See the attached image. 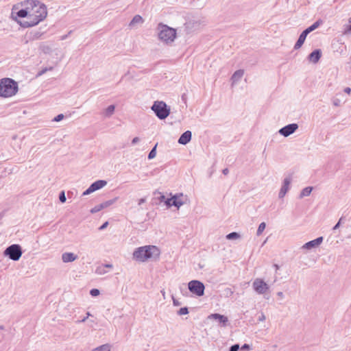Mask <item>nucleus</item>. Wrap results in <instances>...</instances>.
<instances>
[{
    "label": "nucleus",
    "instance_id": "49",
    "mask_svg": "<svg viewBox=\"0 0 351 351\" xmlns=\"http://www.w3.org/2000/svg\"><path fill=\"white\" fill-rule=\"evenodd\" d=\"M277 295L280 298H284V294L282 291H279L277 293Z\"/></svg>",
    "mask_w": 351,
    "mask_h": 351
},
{
    "label": "nucleus",
    "instance_id": "53",
    "mask_svg": "<svg viewBox=\"0 0 351 351\" xmlns=\"http://www.w3.org/2000/svg\"><path fill=\"white\" fill-rule=\"evenodd\" d=\"M67 36H68L67 35H64V36H61L60 40H64L67 38Z\"/></svg>",
    "mask_w": 351,
    "mask_h": 351
},
{
    "label": "nucleus",
    "instance_id": "42",
    "mask_svg": "<svg viewBox=\"0 0 351 351\" xmlns=\"http://www.w3.org/2000/svg\"><path fill=\"white\" fill-rule=\"evenodd\" d=\"M140 141L139 138L138 137H134L132 141V145H135L137 143H138Z\"/></svg>",
    "mask_w": 351,
    "mask_h": 351
},
{
    "label": "nucleus",
    "instance_id": "13",
    "mask_svg": "<svg viewBox=\"0 0 351 351\" xmlns=\"http://www.w3.org/2000/svg\"><path fill=\"white\" fill-rule=\"evenodd\" d=\"M298 128V125L297 123H291L280 129L279 133L280 135L287 137L293 134Z\"/></svg>",
    "mask_w": 351,
    "mask_h": 351
},
{
    "label": "nucleus",
    "instance_id": "35",
    "mask_svg": "<svg viewBox=\"0 0 351 351\" xmlns=\"http://www.w3.org/2000/svg\"><path fill=\"white\" fill-rule=\"evenodd\" d=\"M53 68L52 67H49V68H45L43 69H42L40 71H39L37 74V77H39V76H41L42 75H43L44 73H45L47 71H51L52 70Z\"/></svg>",
    "mask_w": 351,
    "mask_h": 351
},
{
    "label": "nucleus",
    "instance_id": "19",
    "mask_svg": "<svg viewBox=\"0 0 351 351\" xmlns=\"http://www.w3.org/2000/svg\"><path fill=\"white\" fill-rule=\"evenodd\" d=\"M192 137V133L191 131L187 130L184 132L179 138L178 143L181 145H186L190 142Z\"/></svg>",
    "mask_w": 351,
    "mask_h": 351
},
{
    "label": "nucleus",
    "instance_id": "3",
    "mask_svg": "<svg viewBox=\"0 0 351 351\" xmlns=\"http://www.w3.org/2000/svg\"><path fill=\"white\" fill-rule=\"evenodd\" d=\"M160 251L154 245H145L137 248L133 253L135 260L140 262H145L149 258H156L159 256Z\"/></svg>",
    "mask_w": 351,
    "mask_h": 351
},
{
    "label": "nucleus",
    "instance_id": "45",
    "mask_svg": "<svg viewBox=\"0 0 351 351\" xmlns=\"http://www.w3.org/2000/svg\"><path fill=\"white\" fill-rule=\"evenodd\" d=\"M241 350H250V346L248 344H244L241 347Z\"/></svg>",
    "mask_w": 351,
    "mask_h": 351
},
{
    "label": "nucleus",
    "instance_id": "43",
    "mask_svg": "<svg viewBox=\"0 0 351 351\" xmlns=\"http://www.w3.org/2000/svg\"><path fill=\"white\" fill-rule=\"evenodd\" d=\"M108 225V221H106L104 223H103V225H101L100 227H99V230H102L104 229H105Z\"/></svg>",
    "mask_w": 351,
    "mask_h": 351
},
{
    "label": "nucleus",
    "instance_id": "26",
    "mask_svg": "<svg viewBox=\"0 0 351 351\" xmlns=\"http://www.w3.org/2000/svg\"><path fill=\"white\" fill-rule=\"evenodd\" d=\"M312 190H313V187H311V186H307V187L304 188L301 191L299 197L300 199H302L304 197L309 196L312 192Z\"/></svg>",
    "mask_w": 351,
    "mask_h": 351
},
{
    "label": "nucleus",
    "instance_id": "56",
    "mask_svg": "<svg viewBox=\"0 0 351 351\" xmlns=\"http://www.w3.org/2000/svg\"><path fill=\"white\" fill-rule=\"evenodd\" d=\"M161 199H165V196H164V195H162V196H161Z\"/></svg>",
    "mask_w": 351,
    "mask_h": 351
},
{
    "label": "nucleus",
    "instance_id": "9",
    "mask_svg": "<svg viewBox=\"0 0 351 351\" xmlns=\"http://www.w3.org/2000/svg\"><path fill=\"white\" fill-rule=\"evenodd\" d=\"M204 25V22L199 19L190 20L184 23V32L187 34H192L202 29Z\"/></svg>",
    "mask_w": 351,
    "mask_h": 351
},
{
    "label": "nucleus",
    "instance_id": "24",
    "mask_svg": "<svg viewBox=\"0 0 351 351\" xmlns=\"http://www.w3.org/2000/svg\"><path fill=\"white\" fill-rule=\"evenodd\" d=\"M114 105H110L104 110L103 114L105 117H110L114 113Z\"/></svg>",
    "mask_w": 351,
    "mask_h": 351
},
{
    "label": "nucleus",
    "instance_id": "37",
    "mask_svg": "<svg viewBox=\"0 0 351 351\" xmlns=\"http://www.w3.org/2000/svg\"><path fill=\"white\" fill-rule=\"evenodd\" d=\"M42 50L44 53H49L51 51V49L49 46L48 45H43L42 47Z\"/></svg>",
    "mask_w": 351,
    "mask_h": 351
},
{
    "label": "nucleus",
    "instance_id": "32",
    "mask_svg": "<svg viewBox=\"0 0 351 351\" xmlns=\"http://www.w3.org/2000/svg\"><path fill=\"white\" fill-rule=\"evenodd\" d=\"M350 25H346L343 34H351V17L348 20Z\"/></svg>",
    "mask_w": 351,
    "mask_h": 351
},
{
    "label": "nucleus",
    "instance_id": "20",
    "mask_svg": "<svg viewBox=\"0 0 351 351\" xmlns=\"http://www.w3.org/2000/svg\"><path fill=\"white\" fill-rule=\"evenodd\" d=\"M321 56H322L321 50L315 49L309 54L308 60H309V61L312 62L313 63L316 64L319 62Z\"/></svg>",
    "mask_w": 351,
    "mask_h": 351
},
{
    "label": "nucleus",
    "instance_id": "39",
    "mask_svg": "<svg viewBox=\"0 0 351 351\" xmlns=\"http://www.w3.org/2000/svg\"><path fill=\"white\" fill-rule=\"evenodd\" d=\"M239 349V345L234 344L230 348L229 351H238Z\"/></svg>",
    "mask_w": 351,
    "mask_h": 351
},
{
    "label": "nucleus",
    "instance_id": "4",
    "mask_svg": "<svg viewBox=\"0 0 351 351\" xmlns=\"http://www.w3.org/2000/svg\"><path fill=\"white\" fill-rule=\"evenodd\" d=\"M19 87L16 82L8 77L0 80V96L9 97L14 95L18 91Z\"/></svg>",
    "mask_w": 351,
    "mask_h": 351
},
{
    "label": "nucleus",
    "instance_id": "23",
    "mask_svg": "<svg viewBox=\"0 0 351 351\" xmlns=\"http://www.w3.org/2000/svg\"><path fill=\"white\" fill-rule=\"evenodd\" d=\"M243 74H244V71L243 69H239V70L236 71L231 77V80H232V84H234L237 82H239L243 76Z\"/></svg>",
    "mask_w": 351,
    "mask_h": 351
},
{
    "label": "nucleus",
    "instance_id": "7",
    "mask_svg": "<svg viewBox=\"0 0 351 351\" xmlns=\"http://www.w3.org/2000/svg\"><path fill=\"white\" fill-rule=\"evenodd\" d=\"M22 254V248L19 244H12L8 246L3 252L5 256H8L10 259L14 261H19L21 257Z\"/></svg>",
    "mask_w": 351,
    "mask_h": 351
},
{
    "label": "nucleus",
    "instance_id": "18",
    "mask_svg": "<svg viewBox=\"0 0 351 351\" xmlns=\"http://www.w3.org/2000/svg\"><path fill=\"white\" fill-rule=\"evenodd\" d=\"M144 22L143 19L141 16L136 14L135 15L132 21L130 22L128 26L130 29H136L140 25L143 24Z\"/></svg>",
    "mask_w": 351,
    "mask_h": 351
},
{
    "label": "nucleus",
    "instance_id": "16",
    "mask_svg": "<svg viewBox=\"0 0 351 351\" xmlns=\"http://www.w3.org/2000/svg\"><path fill=\"white\" fill-rule=\"evenodd\" d=\"M292 178L290 176L286 177L283 180V184L278 193L279 198H283L286 193L289 190V185L291 182Z\"/></svg>",
    "mask_w": 351,
    "mask_h": 351
},
{
    "label": "nucleus",
    "instance_id": "28",
    "mask_svg": "<svg viewBox=\"0 0 351 351\" xmlns=\"http://www.w3.org/2000/svg\"><path fill=\"white\" fill-rule=\"evenodd\" d=\"M320 23H321V22L319 21H317L315 22L313 25H311L310 27L306 28L305 29V31L307 32L309 34L311 32H313L315 29H316L319 26Z\"/></svg>",
    "mask_w": 351,
    "mask_h": 351
},
{
    "label": "nucleus",
    "instance_id": "55",
    "mask_svg": "<svg viewBox=\"0 0 351 351\" xmlns=\"http://www.w3.org/2000/svg\"><path fill=\"white\" fill-rule=\"evenodd\" d=\"M161 293H162V295L165 297V291L164 290H162V291H161Z\"/></svg>",
    "mask_w": 351,
    "mask_h": 351
},
{
    "label": "nucleus",
    "instance_id": "10",
    "mask_svg": "<svg viewBox=\"0 0 351 351\" xmlns=\"http://www.w3.org/2000/svg\"><path fill=\"white\" fill-rule=\"evenodd\" d=\"M254 290L260 295L264 294L269 289V285L261 278H256L253 283Z\"/></svg>",
    "mask_w": 351,
    "mask_h": 351
},
{
    "label": "nucleus",
    "instance_id": "2",
    "mask_svg": "<svg viewBox=\"0 0 351 351\" xmlns=\"http://www.w3.org/2000/svg\"><path fill=\"white\" fill-rule=\"evenodd\" d=\"M156 32L158 39L167 45H171L177 38V29L162 23L158 24Z\"/></svg>",
    "mask_w": 351,
    "mask_h": 351
},
{
    "label": "nucleus",
    "instance_id": "30",
    "mask_svg": "<svg viewBox=\"0 0 351 351\" xmlns=\"http://www.w3.org/2000/svg\"><path fill=\"white\" fill-rule=\"evenodd\" d=\"M265 227H266V224L265 222H262L259 224L257 232H256L257 236H259L263 233V232L265 229Z\"/></svg>",
    "mask_w": 351,
    "mask_h": 351
},
{
    "label": "nucleus",
    "instance_id": "47",
    "mask_svg": "<svg viewBox=\"0 0 351 351\" xmlns=\"http://www.w3.org/2000/svg\"><path fill=\"white\" fill-rule=\"evenodd\" d=\"M146 201L145 198H141L138 200V205H141L142 204L145 203Z\"/></svg>",
    "mask_w": 351,
    "mask_h": 351
},
{
    "label": "nucleus",
    "instance_id": "36",
    "mask_svg": "<svg viewBox=\"0 0 351 351\" xmlns=\"http://www.w3.org/2000/svg\"><path fill=\"white\" fill-rule=\"evenodd\" d=\"M99 293H100L99 290L97 289H93L90 291V294L94 297L99 295Z\"/></svg>",
    "mask_w": 351,
    "mask_h": 351
},
{
    "label": "nucleus",
    "instance_id": "50",
    "mask_svg": "<svg viewBox=\"0 0 351 351\" xmlns=\"http://www.w3.org/2000/svg\"><path fill=\"white\" fill-rule=\"evenodd\" d=\"M103 266L105 267V269L106 268H112V264H105Z\"/></svg>",
    "mask_w": 351,
    "mask_h": 351
},
{
    "label": "nucleus",
    "instance_id": "11",
    "mask_svg": "<svg viewBox=\"0 0 351 351\" xmlns=\"http://www.w3.org/2000/svg\"><path fill=\"white\" fill-rule=\"evenodd\" d=\"M107 184L106 180H99L93 184L82 193V195H88L97 190H99L104 187Z\"/></svg>",
    "mask_w": 351,
    "mask_h": 351
},
{
    "label": "nucleus",
    "instance_id": "38",
    "mask_svg": "<svg viewBox=\"0 0 351 351\" xmlns=\"http://www.w3.org/2000/svg\"><path fill=\"white\" fill-rule=\"evenodd\" d=\"M64 118V115L62 114H60L58 115H57L54 119H53V121H56V122H58L61 120H62Z\"/></svg>",
    "mask_w": 351,
    "mask_h": 351
},
{
    "label": "nucleus",
    "instance_id": "25",
    "mask_svg": "<svg viewBox=\"0 0 351 351\" xmlns=\"http://www.w3.org/2000/svg\"><path fill=\"white\" fill-rule=\"evenodd\" d=\"M112 346L109 343L103 344L100 346H98L91 351H111Z\"/></svg>",
    "mask_w": 351,
    "mask_h": 351
},
{
    "label": "nucleus",
    "instance_id": "5",
    "mask_svg": "<svg viewBox=\"0 0 351 351\" xmlns=\"http://www.w3.org/2000/svg\"><path fill=\"white\" fill-rule=\"evenodd\" d=\"M156 116L160 120L165 119L170 114V107L163 101H155L151 107Z\"/></svg>",
    "mask_w": 351,
    "mask_h": 351
},
{
    "label": "nucleus",
    "instance_id": "6",
    "mask_svg": "<svg viewBox=\"0 0 351 351\" xmlns=\"http://www.w3.org/2000/svg\"><path fill=\"white\" fill-rule=\"evenodd\" d=\"M21 5H22V3H17L13 6L11 17L23 26L24 23L19 21L18 18H27V21H31V17L32 15L29 14V9H20Z\"/></svg>",
    "mask_w": 351,
    "mask_h": 351
},
{
    "label": "nucleus",
    "instance_id": "15",
    "mask_svg": "<svg viewBox=\"0 0 351 351\" xmlns=\"http://www.w3.org/2000/svg\"><path fill=\"white\" fill-rule=\"evenodd\" d=\"M117 199H118V197H115L114 199L106 201V202H102L98 205H96L94 208H93L90 210V212L92 213H96L100 211L101 210L108 208L110 206L112 205L113 204H114L117 202Z\"/></svg>",
    "mask_w": 351,
    "mask_h": 351
},
{
    "label": "nucleus",
    "instance_id": "34",
    "mask_svg": "<svg viewBox=\"0 0 351 351\" xmlns=\"http://www.w3.org/2000/svg\"><path fill=\"white\" fill-rule=\"evenodd\" d=\"M59 199L62 203H64L66 200L64 191H61L59 195Z\"/></svg>",
    "mask_w": 351,
    "mask_h": 351
},
{
    "label": "nucleus",
    "instance_id": "51",
    "mask_svg": "<svg viewBox=\"0 0 351 351\" xmlns=\"http://www.w3.org/2000/svg\"><path fill=\"white\" fill-rule=\"evenodd\" d=\"M339 101L338 99H336L333 101V104L336 106H339Z\"/></svg>",
    "mask_w": 351,
    "mask_h": 351
},
{
    "label": "nucleus",
    "instance_id": "14",
    "mask_svg": "<svg viewBox=\"0 0 351 351\" xmlns=\"http://www.w3.org/2000/svg\"><path fill=\"white\" fill-rule=\"evenodd\" d=\"M208 319L215 320L221 327H226L228 322V319L226 316L219 313L210 314L208 315Z\"/></svg>",
    "mask_w": 351,
    "mask_h": 351
},
{
    "label": "nucleus",
    "instance_id": "21",
    "mask_svg": "<svg viewBox=\"0 0 351 351\" xmlns=\"http://www.w3.org/2000/svg\"><path fill=\"white\" fill-rule=\"evenodd\" d=\"M77 258V256L73 252H64L62 254V260L63 263H71L75 261Z\"/></svg>",
    "mask_w": 351,
    "mask_h": 351
},
{
    "label": "nucleus",
    "instance_id": "41",
    "mask_svg": "<svg viewBox=\"0 0 351 351\" xmlns=\"http://www.w3.org/2000/svg\"><path fill=\"white\" fill-rule=\"evenodd\" d=\"M265 319H266L265 315H264V313H262L261 315L258 317V321L263 322L265 320Z\"/></svg>",
    "mask_w": 351,
    "mask_h": 351
},
{
    "label": "nucleus",
    "instance_id": "54",
    "mask_svg": "<svg viewBox=\"0 0 351 351\" xmlns=\"http://www.w3.org/2000/svg\"><path fill=\"white\" fill-rule=\"evenodd\" d=\"M274 267L276 268V270L279 269V266L276 264L274 265Z\"/></svg>",
    "mask_w": 351,
    "mask_h": 351
},
{
    "label": "nucleus",
    "instance_id": "8",
    "mask_svg": "<svg viewBox=\"0 0 351 351\" xmlns=\"http://www.w3.org/2000/svg\"><path fill=\"white\" fill-rule=\"evenodd\" d=\"M190 292L197 296H202L204 294L205 286L203 282L197 280H193L188 283Z\"/></svg>",
    "mask_w": 351,
    "mask_h": 351
},
{
    "label": "nucleus",
    "instance_id": "48",
    "mask_svg": "<svg viewBox=\"0 0 351 351\" xmlns=\"http://www.w3.org/2000/svg\"><path fill=\"white\" fill-rule=\"evenodd\" d=\"M344 92L348 93V94H350V92H351V88H349V87H346L345 89H344Z\"/></svg>",
    "mask_w": 351,
    "mask_h": 351
},
{
    "label": "nucleus",
    "instance_id": "22",
    "mask_svg": "<svg viewBox=\"0 0 351 351\" xmlns=\"http://www.w3.org/2000/svg\"><path fill=\"white\" fill-rule=\"evenodd\" d=\"M308 34V33L307 32H306L305 29L301 33L298 41L295 44V46H294L295 49H298L302 46Z\"/></svg>",
    "mask_w": 351,
    "mask_h": 351
},
{
    "label": "nucleus",
    "instance_id": "46",
    "mask_svg": "<svg viewBox=\"0 0 351 351\" xmlns=\"http://www.w3.org/2000/svg\"><path fill=\"white\" fill-rule=\"evenodd\" d=\"M86 315L87 316H85V317H84L81 321H80V322H84L87 319V318L91 315L89 312H87Z\"/></svg>",
    "mask_w": 351,
    "mask_h": 351
},
{
    "label": "nucleus",
    "instance_id": "17",
    "mask_svg": "<svg viewBox=\"0 0 351 351\" xmlns=\"http://www.w3.org/2000/svg\"><path fill=\"white\" fill-rule=\"evenodd\" d=\"M323 241V237H319L314 240L308 241L302 245V249L311 250L318 247Z\"/></svg>",
    "mask_w": 351,
    "mask_h": 351
},
{
    "label": "nucleus",
    "instance_id": "27",
    "mask_svg": "<svg viewBox=\"0 0 351 351\" xmlns=\"http://www.w3.org/2000/svg\"><path fill=\"white\" fill-rule=\"evenodd\" d=\"M226 237L228 240H236L240 239L241 236L238 232H232L228 234Z\"/></svg>",
    "mask_w": 351,
    "mask_h": 351
},
{
    "label": "nucleus",
    "instance_id": "52",
    "mask_svg": "<svg viewBox=\"0 0 351 351\" xmlns=\"http://www.w3.org/2000/svg\"><path fill=\"white\" fill-rule=\"evenodd\" d=\"M223 173L224 175H227V174L228 173V169H224L223 170Z\"/></svg>",
    "mask_w": 351,
    "mask_h": 351
},
{
    "label": "nucleus",
    "instance_id": "33",
    "mask_svg": "<svg viewBox=\"0 0 351 351\" xmlns=\"http://www.w3.org/2000/svg\"><path fill=\"white\" fill-rule=\"evenodd\" d=\"M189 313V310L187 307H182L180 308V310L178 311V314L179 315H187Z\"/></svg>",
    "mask_w": 351,
    "mask_h": 351
},
{
    "label": "nucleus",
    "instance_id": "1",
    "mask_svg": "<svg viewBox=\"0 0 351 351\" xmlns=\"http://www.w3.org/2000/svg\"><path fill=\"white\" fill-rule=\"evenodd\" d=\"M32 2L34 5L32 6V8H29V14L32 15L31 21H25L23 24L24 27L36 25L47 16V9L45 4L40 3V1Z\"/></svg>",
    "mask_w": 351,
    "mask_h": 351
},
{
    "label": "nucleus",
    "instance_id": "31",
    "mask_svg": "<svg viewBox=\"0 0 351 351\" xmlns=\"http://www.w3.org/2000/svg\"><path fill=\"white\" fill-rule=\"evenodd\" d=\"M156 147H157V145H156L152 149V150L150 151V152L148 154V158L149 159H153L154 158L156 157Z\"/></svg>",
    "mask_w": 351,
    "mask_h": 351
},
{
    "label": "nucleus",
    "instance_id": "29",
    "mask_svg": "<svg viewBox=\"0 0 351 351\" xmlns=\"http://www.w3.org/2000/svg\"><path fill=\"white\" fill-rule=\"evenodd\" d=\"M95 273L98 275H104L107 273V271L105 269V267L101 265L96 268Z\"/></svg>",
    "mask_w": 351,
    "mask_h": 351
},
{
    "label": "nucleus",
    "instance_id": "40",
    "mask_svg": "<svg viewBox=\"0 0 351 351\" xmlns=\"http://www.w3.org/2000/svg\"><path fill=\"white\" fill-rule=\"evenodd\" d=\"M343 218L341 217L339 220V221L336 223V225L333 227V230H337V228H339L340 226V224L341 223V221H342Z\"/></svg>",
    "mask_w": 351,
    "mask_h": 351
},
{
    "label": "nucleus",
    "instance_id": "44",
    "mask_svg": "<svg viewBox=\"0 0 351 351\" xmlns=\"http://www.w3.org/2000/svg\"><path fill=\"white\" fill-rule=\"evenodd\" d=\"M173 299V303L174 306H180V303L177 300H176L173 297H172Z\"/></svg>",
    "mask_w": 351,
    "mask_h": 351
},
{
    "label": "nucleus",
    "instance_id": "12",
    "mask_svg": "<svg viewBox=\"0 0 351 351\" xmlns=\"http://www.w3.org/2000/svg\"><path fill=\"white\" fill-rule=\"evenodd\" d=\"M182 197H183L182 193L176 194L175 195L172 196L171 198H168L165 201V204L169 207L174 206L177 208H180L181 206H182L184 204V202L181 199Z\"/></svg>",
    "mask_w": 351,
    "mask_h": 351
}]
</instances>
